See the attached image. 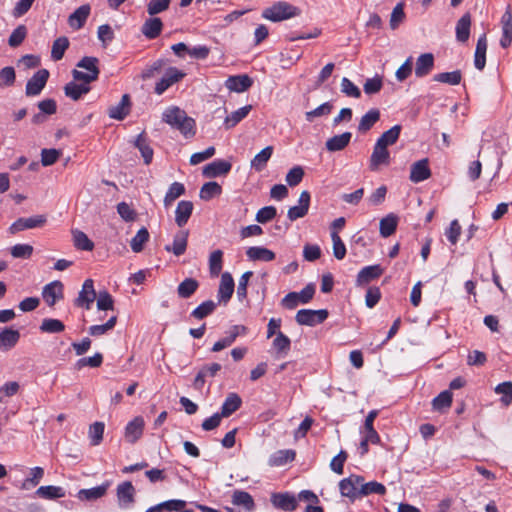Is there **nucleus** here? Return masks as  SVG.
I'll use <instances>...</instances> for the list:
<instances>
[{
    "mask_svg": "<svg viewBox=\"0 0 512 512\" xmlns=\"http://www.w3.org/2000/svg\"><path fill=\"white\" fill-rule=\"evenodd\" d=\"M110 481H105L99 486L90 489H81L77 493V498L81 501H93L103 497L109 489Z\"/></svg>",
    "mask_w": 512,
    "mask_h": 512,
    "instance_id": "21",
    "label": "nucleus"
},
{
    "mask_svg": "<svg viewBox=\"0 0 512 512\" xmlns=\"http://www.w3.org/2000/svg\"><path fill=\"white\" fill-rule=\"evenodd\" d=\"M37 496L43 499H57L65 496V491L59 486H41L36 490Z\"/></svg>",
    "mask_w": 512,
    "mask_h": 512,
    "instance_id": "43",
    "label": "nucleus"
},
{
    "mask_svg": "<svg viewBox=\"0 0 512 512\" xmlns=\"http://www.w3.org/2000/svg\"><path fill=\"white\" fill-rule=\"evenodd\" d=\"M272 153H273L272 146L265 147L258 154H256L254 156V158L251 160V167L258 172L262 171L265 168L269 159L271 158Z\"/></svg>",
    "mask_w": 512,
    "mask_h": 512,
    "instance_id": "40",
    "label": "nucleus"
},
{
    "mask_svg": "<svg viewBox=\"0 0 512 512\" xmlns=\"http://www.w3.org/2000/svg\"><path fill=\"white\" fill-rule=\"evenodd\" d=\"M451 403L452 393L448 390H445L433 399L432 406L434 410L442 411L444 409H448L451 406Z\"/></svg>",
    "mask_w": 512,
    "mask_h": 512,
    "instance_id": "56",
    "label": "nucleus"
},
{
    "mask_svg": "<svg viewBox=\"0 0 512 512\" xmlns=\"http://www.w3.org/2000/svg\"><path fill=\"white\" fill-rule=\"evenodd\" d=\"M135 146L141 152V155L144 159L145 164H150L153 159V149L147 143L144 133H141L137 136L135 140Z\"/></svg>",
    "mask_w": 512,
    "mask_h": 512,
    "instance_id": "49",
    "label": "nucleus"
},
{
    "mask_svg": "<svg viewBox=\"0 0 512 512\" xmlns=\"http://www.w3.org/2000/svg\"><path fill=\"white\" fill-rule=\"evenodd\" d=\"M116 322H117V317L112 316L105 324L90 326L88 329V332L91 336L104 335L109 330L114 328V326L116 325Z\"/></svg>",
    "mask_w": 512,
    "mask_h": 512,
    "instance_id": "60",
    "label": "nucleus"
},
{
    "mask_svg": "<svg viewBox=\"0 0 512 512\" xmlns=\"http://www.w3.org/2000/svg\"><path fill=\"white\" fill-rule=\"evenodd\" d=\"M96 291L94 289V282L92 279H86L83 283L82 289L79 292L75 304L87 310L91 308L92 303L96 299Z\"/></svg>",
    "mask_w": 512,
    "mask_h": 512,
    "instance_id": "10",
    "label": "nucleus"
},
{
    "mask_svg": "<svg viewBox=\"0 0 512 512\" xmlns=\"http://www.w3.org/2000/svg\"><path fill=\"white\" fill-rule=\"evenodd\" d=\"M401 129V125H394L389 130L385 131L377 139L376 143L388 148V146L393 145L397 142L400 136Z\"/></svg>",
    "mask_w": 512,
    "mask_h": 512,
    "instance_id": "41",
    "label": "nucleus"
},
{
    "mask_svg": "<svg viewBox=\"0 0 512 512\" xmlns=\"http://www.w3.org/2000/svg\"><path fill=\"white\" fill-rule=\"evenodd\" d=\"M222 193L221 186L214 181L205 183L201 189L199 196L202 200L208 201L212 198L219 196Z\"/></svg>",
    "mask_w": 512,
    "mask_h": 512,
    "instance_id": "46",
    "label": "nucleus"
},
{
    "mask_svg": "<svg viewBox=\"0 0 512 512\" xmlns=\"http://www.w3.org/2000/svg\"><path fill=\"white\" fill-rule=\"evenodd\" d=\"M39 329L43 333L55 334L63 332L65 329V325L59 319L45 318L43 319Z\"/></svg>",
    "mask_w": 512,
    "mask_h": 512,
    "instance_id": "45",
    "label": "nucleus"
},
{
    "mask_svg": "<svg viewBox=\"0 0 512 512\" xmlns=\"http://www.w3.org/2000/svg\"><path fill=\"white\" fill-rule=\"evenodd\" d=\"M232 503L236 506L243 507L246 511H253L255 508V503L252 496L242 490H235L232 494Z\"/></svg>",
    "mask_w": 512,
    "mask_h": 512,
    "instance_id": "37",
    "label": "nucleus"
},
{
    "mask_svg": "<svg viewBox=\"0 0 512 512\" xmlns=\"http://www.w3.org/2000/svg\"><path fill=\"white\" fill-rule=\"evenodd\" d=\"M20 333L12 328H4L0 332V350L8 351L12 349L19 341Z\"/></svg>",
    "mask_w": 512,
    "mask_h": 512,
    "instance_id": "26",
    "label": "nucleus"
},
{
    "mask_svg": "<svg viewBox=\"0 0 512 512\" xmlns=\"http://www.w3.org/2000/svg\"><path fill=\"white\" fill-rule=\"evenodd\" d=\"M42 297L48 306L53 307L58 300L63 298V284L56 280L45 285Z\"/></svg>",
    "mask_w": 512,
    "mask_h": 512,
    "instance_id": "14",
    "label": "nucleus"
},
{
    "mask_svg": "<svg viewBox=\"0 0 512 512\" xmlns=\"http://www.w3.org/2000/svg\"><path fill=\"white\" fill-rule=\"evenodd\" d=\"M193 203L191 201L182 200L178 203L175 210V222L179 227L187 224L193 212Z\"/></svg>",
    "mask_w": 512,
    "mask_h": 512,
    "instance_id": "24",
    "label": "nucleus"
},
{
    "mask_svg": "<svg viewBox=\"0 0 512 512\" xmlns=\"http://www.w3.org/2000/svg\"><path fill=\"white\" fill-rule=\"evenodd\" d=\"M163 23L160 18L152 17L147 19L142 25L141 32L148 39H155L162 31Z\"/></svg>",
    "mask_w": 512,
    "mask_h": 512,
    "instance_id": "29",
    "label": "nucleus"
},
{
    "mask_svg": "<svg viewBox=\"0 0 512 512\" xmlns=\"http://www.w3.org/2000/svg\"><path fill=\"white\" fill-rule=\"evenodd\" d=\"M470 27H471V16L469 13H465L456 24L455 32L456 39L461 43H465L468 41L470 36Z\"/></svg>",
    "mask_w": 512,
    "mask_h": 512,
    "instance_id": "32",
    "label": "nucleus"
},
{
    "mask_svg": "<svg viewBox=\"0 0 512 512\" xmlns=\"http://www.w3.org/2000/svg\"><path fill=\"white\" fill-rule=\"evenodd\" d=\"M247 257L252 261L269 262L275 259V253L265 247L253 246L247 249Z\"/></svg>",
    "mask_w": 512,
    "mask_h": 512,
    "instance_id": "35",
    "label": "nucleus"
},
{
    "mask_svg": "<svg viewBox=\"0 0 512 512\" xmlns=\"http://www.w3.org/2000/svg\"><path fill=\"white\" fill-rule=\"evenodd\" d=\"M296 453L292 449L278 450L274 452L268 460L270 467H279L295 459Z\"/></svg>",
    "mask_w": 512,
    "mask_h": 512,
    "instance_id": "28",
    "label": "nucleus"
},
{
    "mask_svg": "<svg viewBox=\"0 0 512 512\" xmlns=\"http://www.w3.org/2000/svg\"><path fill=\"white\" fill-rule=\"evenodd\" d=\"M105 425L103 422H94L89 427V438L91 445L97 446L103 440Z\"/></svg>",
    "mask_w": 512,
    "mask_h": 512,
    "instance_id": "55",
    "label": "nucleus"
},
{
    "mask_svg": "<svg viewBox=\"0 0 512 512\" xmlns=\"http://www.w3.org/2000/svg\"><path fill=\"white\" fill-rule=\"evenodd\" d=\"M61 156V151L57 149H42L41 150V164L45 167L51 166L57 162Z\"/></svg>",
    "mask_w": 512,
    "mask_h": 512,
    "instance_id": "62",
    "label": "nucleus"
},
{
    "mask_svg": "<svg viewBox=\"0 0 512 512\" xmlns=\"http://www.w3.org/2000/svg\"><path fill=\"white\" fill-rule=\"evenodd\" d=\"M145 422L141 416L135 417L133 420L127 423L125 427V439L127 442L133 444L143 434Z\"/></svg>",
    "mask_w": 512,
    "mask_h": 512,
    "instance_id": "17",
    "label": "nucleus"
},
{
    "mask_svg": "<svg viewBox=\"0 0 512 512\" xmlns=\"http://www.w3.org/2000/svg\"><path fill=\"white\" fill-rule=\"evenodd\" d=\"M391 162L390 152L387 147L375 143L369 159V169L379 171L382 166H388Z\"/></svg>",
    "mask_w": 512,
    "mask_h": 512,
    "instance_id": "7",
    "label": "nucleus"
},
{
    "mask_svg": "<svg viewBox=\"0 0 512 512\" xmlns=\"http://www.w3.org/2000/svg\"><path fill=\"white\" fill-rule=\"evenodd\" d=\"M252 106L246 105L244 107L239 108L236 111H233L230 115L225 118L224 125L227 129H230L236 126L240 121H242L251 111Z\"/></svg>",
    "mask_w": 512,
    "mask_h": 512,
    "instance_id": "42",
    "label": "nucleus"
},
{
    "mask_svg": "<svg viewBox=\"0 0 512 512\" xmlns=\"http://www.w3.org/2000/svg\"><path fill=\"white\" fill-rule=\"evenodd\" d=\"M328 311L326 309L312 310L301 309L297 312L295 319L299 325L315 326L323 323L328 318Z\"/></svg>",
    "mask_w": 512,
    "mask_h": 512,
    "instance_id": "4",
    "label": "nucleus"
},
{
    "mask_svg": "<svg viewBox=\"0 0 512 512\" xmlns=\"http://www.w3.org/2000/svg\"><path fill=\"white\" fill-rule=\"evenodd\" d=\"M351 138V132H344L339 135H334L326 141L325 147L329 152L342 151L348 146Z\"/></svg>",
    "mask_w": 512,
    "mask_h": 512,
    "instance_id": "25",
    "label": "nucleus"
},
{
    "mask_svg": "<svg viewBox=\"0 0 512 512\" xmlns=\"http://www.w3.org/2000/svg\"><path fill=\"white\" fill-rule=\"evenodd\" d=\"M380 119V111L376 108L370 109L365 113L358 124V131L360 133L368 132L376 122Z\"/></svg>",
    "mask_w": 512,
    "mask_h": 512,
    "instance_id": "36",
    "label": "nucleus"
},
{
    "mask_svg": "<svg viewBox=\"0 0 512 512\" xmlns=\"http://www.w3.org/2000/svg\"><path fill=\"white\" fill-rule=\"evenodd\" d=\"M495 392L501 394V403L504 406H509L512 403V382L506 381L496 386Z\"/></svg>",
    "mask_w": 512,
    "mask_h": 512,
    "instance_id": "57",
    "label": "nucleus"
},
{
    "mask_svg": "<svg viewBox=\"0 0 512 512\" xmlns=\"http://www.w3.org/2000/svg\"><path fill=\"white\" fill-rule=\"evenodd\" d=\"M185 73L176 67H169L162 78L155 85V93L158 95L163 94L173 84L183 79Z\"/></svg>",
    "mask_w": 512,
    "mask_h": 512,
    "instance_id": "9",
    "label": "nucleus"
},
{
    "mask_svg": "<svg viewBox=\"0 0 512 512\" xmlns=\"http://www.w3.org/2000/svg\"><path fill=\"white\" fill-rule=\"evenodd\" d=\"M386 493V487L377 481H370L368 483H361L360 494L361 497L368 496L370 494L384 495Z\"/></svg>",
    "mask_w": 512,
    "mask_h": 512,
    "instance_id": "52",
    "label": "nucleus"
},
{
    "mask_svg": "<svg viewBox=\"0 0 512 512\" xmlns=\"http://www.w3.org/2000/svg\"><path fill=\"white\" fill-rule=\"evenodd\" d=\"M462 75L459 70L452 72H444L434 75L433 80L436 82L446 83L449 85H458L461 82Z\"/></svg>",
    "mask_w": 512,
    "mask_h": 512,
    "instance_id": "54",
    "label": "nucleus"
},
{
    "mask_svg": "<svg viewBox=\"0 0 512 512\" xmlns=\"http://www.w3.org/2000/svg\"><path fill=\"white\" fill-rule=\"evenodd\" d=\"M73 243L74 246L83 251H92L94 248V243L88 238V236L80 230H73Z\"/></svg>",
    "mask_w": 512,
    "mask_h": 512,
    "instance_id": "44",
    "label": "nucleus"
},
{
    "mask_svg": "<svg viewBox=\"0 0 512 512\" xmlns=\"http://www.w3.org/2000/svg\"><path fill=\"white\" fill-rule=\"evenodd\" d=\"M45 223L46 217L44 215H38L29 218H19L10 226L9 230L12 234H15L26 229L41 227Z\"/></svg>",
    "mask_w": 512,
    "mask_h": 512,
    "instance_id": "12",
    "label": "nucleus"
},
{
    "mask_svg": "<svg viewBox=\"0 0 512 512\" xmlns=\"http://www.w3.org/2000/svg\"><path fill=\"white\" fill-rule=\"evenodd\" d=\"M27 28L25 25H18L8 38V45L12 48L20 46L27 37Z\"/></svg>",
    "mask_w": 512,
    "mask_h": 512,
    "instance_id": "53",
    "label": "nucleus"
},
{
    "mask_svg": "<svg viewBox=\"0 0 512 512\" xmlns=\"http://www.w3.org/2000/svg\"><path fill=\"white\" fill-rule=\"evenodd\" d=\"M234 280L230 273L225 272L221 275L220 285L218 289V301L226 304L232 297L234 292Z\"/></svg>",
    "mask_w": 512,
    "mask_h": 512,
    "instance_id": "20",
    "label": "nucleus"
},
{
    "mask_svg": "<svg viewBox=\"0 0 512 512\" xmlns=\"http://www.w3.org/2000/svg\"><path fill=\"white\" fill-rule=\"evenodd\" d=\"M49 78L47 69L38 70L28 81L25 88V94L28 97L39 95L44 89Z\"/></svg>",
    "mask_w": 512,
    "mask_h": 512,
    "instance_id": "8",
    "label": "nucleus"
},
{
    "mask_svg": "<svg viewBox=\"0 0 512 512\" xmlns=\"http://www.w3.org/2000/svg\"><path fill=\"white\" fill-rule=\"evenodd\" d=\"M310 206V193L302 191L298 200V205L290 207L287 212L288 219L292 222L307 215Z\"/></svg>",
    "mask_w": 512,
    "mask_h": 512,
    "instance_id": "11",
    "label": "nucleus"
},
{
    "mask_svg": "<svg viewBox=\"0 0 512 512\" xmlns=\"http://www.w3.org/2000/svg\"><path fill=\"white\" fill-rule=\"evenodd\" d=\"M333 242V255L336 259L342 260L346 255V246L336 231L331 232Z\"/></svg>",
    "mask_w": 512,
    "mask_h": 512,
    "instance_id": "61",
    "label": "nucleus"
},
{
    "mask_svg": "<svg viewBox=\"0 0 512 512\" xmlns=\"http://www.w3.org/2000/svg\"><path fill=\"white\" fill-rule=\"evenodd\" d=\"M431 176L428 159H421L411 165L409 179L413 183L427 180Z\"/></svg>",
    "mask_w": 512,
    "mask_h": 512,
    "instance_id": "15",
    "label": "nucleus"
},
{
    "mask_svg": "<svg viewBox=\"0 0 512 512\" xmlns=\"http://www.w3.org/2000/svg\"><path fill=\"white\" fill-rule=\"evenodd\" d=\"M253 84V80L246 74L230 76L225 81V86L232 92L242 93L247 91Z\"/></svg>",
    "mask_w": 512,
    "mask_h": 512,
    "instance_id": "19",
    "label": "nucleus"
},
{
    "mask_svg": "<svg viewBox=\"0 0 512 512\" xmlns=\"http://www.w3.org/2000/svg\"><path fill=\"white\" fill-rule=\"evenodd\" d=\"M69 47V40L67 37L62 36L57 38L52 45L51 58L54 61H59L63 58L65 51Z\"/></svg>",
    "mask_w": 512,
    "mask_h": 512,
    "instance_id": "47",
    "label": "nucleus"
},
{
    "mask_svg": "<svg viewBox=\"0 0 512 512\" xmlns=\"http://www.w3.org/2000/svg\"><path fill=\"white\" fill-rule=\"evenodd\" d=\"M187 243L188 231L181 230L175 234L173 243L165 246V250L173 253L175 256H181L187 249Z\"/></svg>",
    "mask_w": 512,
    "mask_h": 512,
    "instance_id": "22",
    "label": "nucleus"
},
{
    "mask_svg": "<svg viewBox=\"0 0 512 512\" xmlns=\"http://www.w3.org/2000/svg\"><path fill=\"white\" fill-rule=\"evenodd\" d=\"M341 92L348 97L359 98L361 96L360 89L347 77L341 80Z\"/></svg>",
    "mask_w": 512,
    "mask_h": 512,
    "instance_id": "63",
    "label": "nucleus"
},
{
    "mask_svg": "<svg viewBox=\"0 0 512 512\" xmlns=\"http://www.w3.org/2000/svg\"><path fill=\"white\" fill-rule=\"evenodd\" d=\"M383 273V269L380 265H371L362 268L357 275V284L364 285L370 281L380 277Z\"/></svg>",
    "mask_w": 512,
    "mask_h": 512,
    "instance_id": "31",
    "label": "nucleus"
},
{
    "mask_svg": "<svg viewBox=\"0 0 512 512\" xmlns=\"http://www.w3.org/2000/svg\"><path fill=\"white\" fill-rule=\"evenodd\" d=\"M99 60L96 57L85 56L78 63L77 67L86 70L87 72L74 69L72 75L75 81L85 82L90 84L96 81L99 77L100 70L98 68Z\"/></svg>",
    "mask_w": 512,
    "mask_h": 512,
    "instance_id": "2",
    "label": "nucleus"
},
{
    "mask_svg": "<svg viewBox=\"0 0 512 512\" xmlns=\"http://www.w3.org/2000/svg\"><path fill=\"white\" fill-rule=\"evenodd\" d=\"M162 120L172 128L179 130L186 138L193 137L196 133L195 120L187 116L186 112L177 106H170L165 109Z\"/></svg>",
    "mask_w": 512,
    "mask_h": 512,
    "instance_id": "1",
    "label": "nucleus"
},
{
    "mask_svg": "<svg viewBox=\"0 0 512 512\" xmlns=\"http://www.w3.org/2000/svg\"><path fill=\"white\" fill-rule=\"evenodd\" d=\"M271 503L275 508L283 511H294L298 506L296 497L288 492L273 493Z\"/></svg>",
    "mask_w": 512,
    "mask_h": 512,
    "instance_id": "13",
    "label": "nucleus"
},
{
    "mask_svg": "<svg viewBox=\"0 0 512 512\" xmlns=\"http://www.w3.org/2000/svg\"><path fill=\"white\" fill-rule=\"evenodd\" d=\"M398 218L394 214H388L379 223L380 235L384 238L391 236L397 228Z\"/></svg>",
    "mask_w": 512,
    "mask_h": 512,
    "instance_id": "38",
    "label": "nucleus"
},
{
    "mask_svg": "<svg viewBox=\"0 0 512 512\" xmlns=\"http://www.w3.org/2000/svg\"><path fill=\"white\" fill-rule=\"evenodd\" d=\"M222 257L223 252L221 250H215L210 254L209 257V268L213 275H218L222 270Z\"/></svg>",
    "mask_w": 512,
    "mask_h": 512,
    "instance_id": "64",
    "label": "nucleus"
},
{
    "mask_svg": "<svg viewBox=\"0 0 512 512\" xmlns=\"http://www.w3.org/2000/svg\"><path fill=\"white\" fill-rule=\"evenodd\" d=\"M136 489L130 481H124L118 484L116 496L118 505L121 509L130 508L135 502Z\"/></svg>",
    "mask_w": 512,
    "mask_h": 512,
    "instance_id": "6",
    "label": "nucleus"
},
{
    "mask_svg": "<svg viewBox=\"0 0 512 512\" xmlns=\"http://www.w3.org/2000/svg\"><path fill=\"white\" fill-rule=\"evenodd\" d=\"M364 481L362 476L351 475L347 478L342 479L339 482V489L342 496L349 498L354 501L361 497L360 488L361 483Z\"/></svg>",
    "mask_w": 512,
    "mask_h": 512,
    "instance_id": "5",
    "label": "nucleus"
},
{
    "mask_svg": "<svg viewBox=\"0 0 512 512\" xmlns=\"http://www.w3.org/2000/svg\"><path fill=\"white\" fill-rule=\"evenodd\" d=\"M333 109V105L330 102H325L318 106L317 108L307 111L305 113V118L308 122H312L315 118L329 115Z\"/></svg>",
    "mask_w": 512,
    "mask_h": 512,
    "instance_id": "58",
    "label": "nucleus"
},
{
    "mask_svg": "<svg viewBox=\"0 0 512 512\" xmlns=\"http://www.w3.org/2000/svg\"><path fill=\"white\" fill-rule=\"evenodd\" d=\"M184 193L185 187L182 183H172L164 197V206L168 208L177 198L182 196Z\"/></svg>",
    "mask_w": 512,
    "mask_h": 512,
    "instance_id": "48",
    "label": "nucleus"
},
{
    "mask_svg": "<svg viewBox=\"0 0 512 512\" xmlns=\"http://www.w3.org/2000/svg\"><path fill=\"white\" fill-rule=\"evenodd\" d=\"M434 67V56L432 53L421 54L415 65V75L418 78L425 77L428 75Z\"/></svg>",
    "mask_w": 512,
    "mask_h": 512,
    "instance_id": "23",
    "label": "nucleus"
},
{
    "mask_svg": "<svg viewBox=\"0 0 512 512\" xmlns=\"http://www.w3.org/2000/svg\"><path fill=\"white\" fill-rule=\"evenodd\" d=\"M149 240V232L145 227L138 230L131 239L130 246L133 252L139 253L143 250L144 244Z\"/></svg>",
    "mask_w": 512,
    "mask_h": 512,
    "instance_id": "51",
    "label": "nucleus"
},
{
    "mask_svg": "<svg viewBox=\"0 0 512 512\" xmlns=\"http://www.w3.org/2000/svg\"><path fill=\"white\" fill-rule=\"evenodd\" d=\"M90 91L89 84L82 82L77 84L75 81L69 82L64 87L65 95L74 101L79 100L83 95Z\"/></svg>",
    "mask_w": 512,
    "mask_h": 512,
    "instance_id": "34",
    "label": "nucleus"
},
{
    "mask_svg": "<svg viewBox=\"0 0 512 512\" xmlns=\"http://www.w3.org/2000/svg\"><path fill=\"white\" fill-rule=\"evenodd\" d=\"M486 51H487V39L486 35L483 34L479 37L476 49H475V55H474V65L476 69L483 70L486 65Z\"/></svg>",
    "mask_w": 512,
    "mask_h": 512,
    "instance_id": "33",
    "label": "nucleus"
},
{
    "mask_svg": "<svg viewBox=\"0 0 512 512\" xmlns=\"http://www.w3.org/2000/svg\"><path fill=\"white\" fill-rule=\"evenodd\" d=\"M103 362V355L99 352L95 353L91 357H83L80 358L76 362V368L82 369L83 367L89 366L91 368H97L100 367Z\"/></svg>",
    "mask_w": 512,
    "mask_h": 512,
    "instance_id": "59",
    "label": "nucleus"
},
{
    "mask_svg": "<svg viewBox=\"0 0 512 512\" xmlns=\"http://www.w3.org/2000/svg\"><path fill=\"white\" fill-rule=\"evenodd\" d=\"M216 309V303L212 300H207L197 306L192 312L191 316L195 319L202 320L209 316Z\"/></svg>",
    "mask_w": 512,
    "mask_h": 512,
    "instance_id": "50",
    "label": "nucleus"
},
{
    "mask_svg": "<svg viewBox=\"0 0 512 512\" xmlns=\"http://www.w3.org/2000/svg\"><path fill=\"white\" fill-rule=\"evenodd\" d=\"M242 405V399L237 393H229L221 407V416L227 418L236 412Z\"/></svg>",
    "mask_w": 512,
    "mask_h": 512,
    "instance_id": "27",
    "label": "nucleus"
},
{
    "mask_svg": "<svg viewBox=\"0 0 512 512\" xmlns=\"http://www.w3.org/2000/svg\"><path fill=\"white\" fill-rule=\"evenodd\" d=\"M299 14V8L287 2L280 1L271 7L264 9L262 12V17L272 22H279L298 16Z\"/></svg>",
    "mask_w": 512,
    "mask_h": 512,
    "instance_id": "3",
    "label": "nucleus"
},
{
    "mask_svg": "<svg viewBox=\"0 0 512 512\" xmlns=\"http://www.w3.org/2000/svg\"><path fill=\"white\" fill-rule=\"evenodd\" d=\"M232 165L226 160H215L204 166L202 174L207 178H215L230 172Z\"/></svg>",
    "mask_w": 512,
    "mask_h": 512,
    "instance_id": "16",
    "label": "nucleus"
},
{
    "mask_svg": "<svg viewBox=\"0 0 512 512\" xmlns=\"http://www.w3.org/2000/svg\"><path fill=\"white\" fill-rule=\"evenodd\" d=\"M199 287V282L194 278L184 279L177 287V294L180 298L191 297Z\"/></svg>",
    "mask_w": 512,
    "mask_h": 512,
    "instance_id": "39",
    "label": "nucleus"
},
{
    "mask_svg": "<svg viewBox=\"0 0 512 512\" xmlns=\"http://www.w3.org/2000/svg\"><path fill=\"white\" fill-rule=\"evenodd\" d=\"M91 12V7L89 4H83L80 7H78L72 14L68 17V25L73 30H79L81 29Z\"/></svg>",
    "mask_w": 512,
    "mask_h": 512,
    "instance_id": "18",
    "label": "nucleus"
},
{
    "mask_svg": "<svg viewBox=\"0 0 512 512\" xmlns=\"http://www.w3.org/2000/svg\"><path fill=\"white\" fill-rule=\"evenodd\" d=\"M130 97L124 94L120 102L109 108L108 115L112 119L123 120L129 114Z\"/></svg>",
    "mask_w": 512,
    "mask_h": 512,
    "instance_id": "30",
    "label": "nucleus"
}]
</instances>
